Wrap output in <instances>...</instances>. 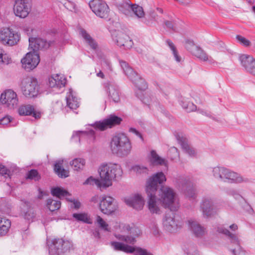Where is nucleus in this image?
Masks as SVG:
<instances>
[{
    "label": "nucleus",
    "instance_id": "obj_4",
    "mask_svg": "<svg viewBox=\"0 0 255 255\" xmlns=\"http://www.w3.org/2000/svg\"><path fill=\"white\" fill-rule=\"evenodd\" d=\"M131 148L130 141L125 134H117L111 140L110 149L114 154L119 156H126L130 153Z\"/></svg>",
    "mask_w": 255,
    "mask_h": 255
},
{
    "label": "nucleus",
    "instance_id": "obj_58",
    "mask_svg": "<svg viewBox=\"0 0 255 255\" xmlns=\"http://www.w3.org/2000/svg\"><path fill=\"white\" fill-rule=\"evenodd\" d=\"M198 112L203 116H206L211 119L213 118V115L212 113L209 111L203 109H200L198 110Z\"/></svg>",
    "mask_w": 255,
    "mask_h": 255
},
{
    "label": "nucleus",
    "instance_id": "obj_32",
    "mask_svg": "<svg viewBox=\"0 0 255 255\" xmlns=\"http://www.w3.org/2000/svg\"><path fill=\"white\" fill-rule=\"evenodd\" d=\"M25 208H23L22 215L24 218L29 221H33L36 217V211L31 206L25 204Z\"/></svg>",
    "mask_w": 255,
    "mask_h": 255
},
{
    "label": "nucleus",
    "instance_id": "obj_62",
    "mask_svg": "<svg viewBox=\"0 0 255 255\" xmlns=\"http://www.w3.org/2000/svg\"><path fill=\"white\" fill-rule=\"evenodd\" d=\"M64 6L66 8H67L68 9H69L71 11H72L75 9V5L73 2H67L65 3Z\"/></svg>",
    "mask_w": 255,
    "mask_h": 255
},
{
    "label": "nucleus",
    "instance_id": "obj_51",
    "mask_svg": "<svg viewBox=\"0 0 255 255\" xmlns=\"http://www.w3.org/2000/svg\"><path fill=\"white\" fill-rule=\"evenodd\" d=\"M132 170L137 174H141L147 173L148 169L142 165H135L132 167Z\"/></svg>",
    "mask_w": 255,
    "mask_h": 255
},
{
    "label": "nucleus",
    "instance_id": "obj_35",
    "mask_svg": "<svg viewBox=\"0 0 255 255\" xmlns=\"http://www.w3.org/2000/svg\"><path fill=\"white\" fill-rule=\"evenodd\" d=\"M112 247L116 251H122L127 253H131L132 247L118 242H112L111 243Z\"/></svg>",
    "mask_w": 255,
    "mask_h": 255
},
{
    "label": "nucleus",
    "instance_id": "obj_10",
    "mask_svg": "<svg viewBox=\"0 0 255 255\" xmlns=\"http://www.w3.org/2000/svg\"><path fill=\"white\" fill-rule=\"evenodd\" d=\"M89 4L92 11L97 16L104 19L108 17L110 9L105 1L102 0H92Z\"/></svg>",
    "mask_w": 255,
    "mask_h": 255
},
{
    "label": "nucleus",
    "instance_id": "obj_29",
    "mask_svg": "<svg viewBox=\"0 0 255 255\" xmlns=\"http://www.w3.org/2000/svg\"><path fill=\"white\" fill-rule=\"evenodd\" d=\"M188 224L190 230L196 237H202L205 234L206 229L201 226L197 222L189 220Z\"/></svg>",
    "mask_w": 255,
    "mask_h": 255
},
{
    "label": "nucleus",
    "instance_id": "obj_36",
    "mask_svg": "<svg viewBox=\"0 0 255 255\" xmlns=\"http://www.w3.org/2000/svg\"><path fill=\"white\" fill-rule=\"evenodd\" d=\"M133 4L129 0H124L119 5V9L126 15H130L131 14V10Z\"/></svg>",
    "mask_w": 255,
    "mask_h": 255
},
{
    "label": "nucleus",
    "instance_id": "obj_34",
    "mask_svg": "<svg viewBox=\"0 0 255 255\" xmlns=\"http://www.w3.org/2000/svg\"><path fill=\"white\" fill-rule=\"evenodd\" d=\"M79 33L92 49H96L97 47L96 42L86 30L82 28H80L79 29Z\"/></svg>",
    "mask_w": 255,
    "mask_h": 255
},
{
    "label": "nucleus",
    "instance_id": "obj_63",
    "mask_svg": "<svg viewBox=\"0 0 255 255\" xmlns=\"http://www.w3.org/2000/svg\"><path fill=\"white\" fill-rule=\"evenodd\" d=\"M129 131L134 133L135 135H136L137 136H138L142 140H143V138L142 137L141 134L138 131H137L135 128H130Z\"/></svg>",
    "mask_w": 255,
    "mask_h": 255
},
{
    "label": "nucleus",
    "instance_id": "obj_33",
    "mask_svg": "<svg viewBox=\"0 0 255 255\" xmlns=\"http://www.w3.org/2000/svg\"><path fill=\"white\" fill-rule=\"evenodd\" d=\"M149 161L152 164L155 165H160L166 166L167 163V160L159 156L154 150L150 151Z\"/></svg>",
    "mask_w": 255,
    "mask_h": 255
},
{
    "label": "nucleus",
    "instance_id": "obj_27",
    "mask_svg": "<svg viewBox=\"0 0 255 255\" xmlns=\"http://www.w3.org/2000/svg\"><path fill=\"white\" fill-rule=\"evenodd\" d=\"M18 111L21 116H28L32 114L33 117L36 119H39L41 116L40 113L35 112L33 106L30 105H21L18 108Z\"/></svg>",
    "mask_w": 255,
    "mask_h": 255
},
{
    "label": "nucleus",
    "instance_id": "obj_38",
    "mask_svg": "<svg viewBox=\"0 0 255 255\" xmlns=\"http://www.w3.org/2000/svg\"><path fill=\"white\" fill-rule=\"evenodd\" d=\"M85 164V160L82 158H76L70 162V164L73 169L76 171L83 170Z\"/></svg>",
    "mask_w": 255,
    "mask_h": 255
},
{
    "label": "nucleus",
    "instance_id": "obj_16",
    "mask_svg": "<svg viewBox=\"0 0 255 255\" xmlns=\"http://www.w3.org/2000/svg\"><path fill=\"white\" fill-rule=\"evenodd\" d=\"M117 205L114 198L111 196L103 195L100 203V209L102 213L110 214L116 210Z\"/></svg>",
    "mask_w": 255,
    "mask_h": 255
},
{
    "label": "nucleus",
    "instance_id": "obj_46",
    "mask_svg": "<svg viewBox=\"0 0 255 255\" xmlns=\"http://www.w3.org/2000/svg\"><path fill=\"white\" fill-rule=\"evenodd\" d=\"M167 43L172 51L175 60L178 62H180L181 61V57L178 54V52L173 43L169 40L167 41Z\"/></svg>",
    "mask_w": 255,
    "mask_h": 255
},
{
    "label": "nucleus",
    "instance_id": "obj_9",
    "mask_svg": "<svg viewBox=\"0 0 255 255\" xmlns=\"http://www.w3.org/2000/svg\"><path fill=\"white\" fill-rule=\"evenodd\" d=\"M72 247V243L68 240L62 239H54L49 247V253L51 255H60L70 250Z\"/></svg>",
    "mask_w": 255,
    "mask_h": 255
},
{
    "label": "nucleus",
    "instance_id": "obj_56",
    "mask_svg": "<svg viewBox=\"0 0 255 255\" xmlns=\"http://www.w3.org/2000/svg\"><path fill=\"white\" fill-rule=\"evenodd\" d=\"M180 183L181 186L183 188L184 187H189L192 185L190 180L189 179L182 178L180 179Z\"/></svg>",
    "mask_w": 255,
    "mask_h": 255
},
{
    "label": "nucleus",
    "instance_id": "obj_3",
    "mask_svg": "<svg viewBox=\"0 0 255 255\" xmlns=\"http://www.w3.org/2000/svg\"><path fill=\"white\" fill-rule=\"evenodd\" d=\"M115 237L119 240L127 244H134L135 237L141 234L139 228L133 224L129 225L120 223L116 228Z\"/></svg>",
    "mask_w": 255,
    "mask_h": 255
},
{
    "label": "nucleus",
    "instance_id": "obj_40",
    "mask_svg": "<svg viewBox=\"0 0 255 255\" xmlns=\"http://www.w3.org/2000/svg\"><path fill=\"white\" fill-rule=\"evenodd\" d=\"M95 224H96L100 229L105 231H111V229L109 227L108 224L100 216H96Z\"/></svg>",
    "mask_w": 255,
    "mask_h": 255
},
{
    "label": "nucleus",
    "instance_id": "obj_13",
    "mask_svg": "<svg viewBox=\"0 0 255 255\" xmlns=\"http://www.w3.org/2000/svg\"><path fill=\"white\" fill-rule=\"evenodd\" d=\"M167 213L163 218L162 224L164 229L169 233H175L180 228L179 223L173 212Z\"/></svg>",
    "mask_w": 255,
    "mask_h": 255
},
{
    "label": "nucleus",
    "instance_id": "obj_31",
    "mask_svg": "<svg viewBox=\"0 0 255 255\" xmlns=\"http://www.w3.org/2000/svg\"><path fill=\"white\" fill-rule=\"evenodd\" d=\"M64 160L59 159L57 160L54 164V170L55 173L61 178H66L69 176V172L65 170L62 167Z\"/></svg>",
    "mask_w": 255,
    "mask_h": 255
},
{
    "label": "nucleus",
    "instance_id": "obj_55",
    "mask_svg": "<svg viewBox=\"0 0 255 255\" xmlns=\"http://www.w3.org/2000/svg\"><path fill=\"white\" fill-rule=\"evenodd\" d=\"M228 194L232 196L236 200H239L242 198V196L235 189H231L229 190Z\"/></svg>",
    "mask_w": 255,
    "mask_h": 255
},
{
    "label": "nucleus",
    "instance_id": "obj_48",
    "mask_svg": "<svg viewBox=\"0 0 255 255\" xmlns=\"http://www.w3.org/2000/svg\"><path fill=\"white\" fill-rule=\"evenodd\" d=\"M168 155L172 160L177 161L178 159L179 154L177 149L175 147H171L168 151Z\"/></svg>",
    "mask_w": 255,
    "mask_h": 255
},
{
    "label": "nucleus",
    "instance_id": "obj_61",
    "mask_svg": "<svg viewBox=\"0 0 255 255\" xmlns=\"http://www.w3.org/2000/svg\"><path fill=\"white\" fill-rule=\"evenodd\" d=\"M68 200L70 201L72 203L71 204V207L74 208L75 209H79L81 206V203L78 200H70V199H68Z\"/></svg>",
    "mask_w": 255,
    "mask_h": 255
},
{
    "label": "nucleus",
    "instance_id": "obj_24",
    "mask_svg": "<svg viewBox=\"0 0 255 255\" xmlns=\"http://www.w3.org/2000/svg\"><path fill=\"white\" fill-rule=\"evenodd\" d=\"M125 202L128 205L133 207L137 210H141L144 206L143 198L139 194L135 195L129 198L126 199Z\"/></svg>",
    "mask_w": 255,
    "mask_h": 255
},
{
    "label": "nucleus",
    "instance_id": "obj_22",
    "mask_svg": "<svg viewBox=\"0 0 255 255\" xmlns=\"http://www.w3.org/2000/svg\"><path fill=\"white\" fill-rule=\"evenodd\" d=\"M13 11L16 16L25 18L28 14L30 8L25 1H17L15 2Z\"/></svg>",
    "mask_w": 255,
    "mask_h": 255
},
{
    "label": "nucleus",
    "instance_id": "obj_39",
    "mask_svg": "<svg viewBox=\"0 0 255 255\" xmlns=\"http://www.w3.org/2000/svg\"><path fill=\"white\" fill-rule=\"evenodd\" d=\"M51 193L52 195L56 196L60 199L66 197L67 200L68 199L67 197L70 195L69 193L67 190L60 187L53 188L51 190Z\"/></svg>",
    "mask_w": 255,
    "mask_h": 255
},
{
    "label": "nucleus",
    "instance_id": "obj_41",
    "mask_svg": "<svg viewBox=\"0 0 255 255\" xmlns=\"http://www.w3.org/2000/svg\"><path fill=\"white\" fill-rule=\"evenodd\" d=\"M73 217L77 221H82L89 224L92 223L90 216L86 213H74L73 214Z\"/></svg>",
    "mask_w": 255,
    "mask_h": 255
},
{
    "label": "nucleus",
    "instance_id": "obj_47",
    "mask_svg": "<svg viewBox=\"0 0 255 255\" xmlns=\"http://www.w3.org/2000/svg\"><path fill=\"white\" fill-rule=\"evenodd\" d=\"M132 249L131 253H133L134 255H153L146 250L140 248L132 247Z\"/></svg>",
    "mask_w": 255,
    "mask_h": 255
},
{
    "label": "nucleus",
    "instance_id": "obj_14",
    "mask_svg": "<svg viewBox=\"0 0 255 255\" xmlns=\"http://www.w3.org/2000/svg\"><path fill=\"white\" fill-rule=\"evenodd\" d=\"M249 181V180L248 178H245L239 173L227 168H225L221 179V182L228 183L239 184L248 182Z\"/></svg>",
    "mask_w": 255,
    "mask_h": 255
},
{
    "label": "nucleus",
    "instance_id": "obj_1",
    "mask_svg": "<svg viewBox=\"0 0 255 255\" xmlns=\"http://www.w3.org/2000/svg\"><path fill=\"white\" fill-rule=\"evenodd\" d=\"M166 180L164 173L160 172L153 175L146 182L145 190L147 195V207L152 214L159 215L162 213V204L155 194L158 185Z\"/></svg>",
    "mask_w": 255,
    "mask_h": 255
},
{
    "label": "nucleus",
    "instance_id": "obj_26",
    "mask_svg": "<svg viewBox=\"0 0 255 255\" xmlns=\"http://www.w3.org/2000/svg\"><path fill=\"white\" fill-rule=\"evenodd\" d=\"M200 61L208 62L210 64H216V62L201 47L197 46L192 54Z\"/></svg>",
    "mask_w": 255,
    "mask_h": 255
},
{
    "label": "nucleus",
    "instance_id": "obj_6",
    "mask_svg": "<svg viewBox=\"0 0 255 255\" xmlns=\"http://www.w3.org/2000/svg\"><path fill=\"white\" fill-rule=\"evenodd\" d=\"M120 64L125 74L128 77L138 90L144 91L147 88L146 83L144 80L138 75L128 63L126 61L120 60Z\"/></svg>",
    "mask_w": 255,
    "mask_h": 255
},
{
    "label": "nucleus",
    "instance_id": "obj_20",
    "mask_svg": "<svg viewBox=\"0 0 255 255\" xmlns=\"http://www.w3.org/2000/svg\"><path fill=\"white\" fill-rule=\"evenodd\" d=\"M218 231L219 233H223L226 235L230 240L232 243L236 245L235 249H231V251L234 255H240L241 248L240 246V240L239 239L237 235L230 232L228 230L224 228L223 227H219L218 229Z\"/></svg>",
    "mask_w": 255,
    "mask_h": 255
},
{
    "label": "nucleus",
    "instance_id": "obj_44",
    "mask_svg": "<svg viewBox=\"0 0 255 255\" xmlns=\"http://www.w3.org/2000/svg\"><path fill=\"white\" fill-rule=\"evenodd\" d=\"M181 105L187 112L195 111L196 110V106L192 102H188L185 99L181 101Z\"/></svg>",
    "mask_w": 255,
    "mask_h": 255
},
{
    "label": "nucleus",
    "instance_id": "obj_5",
    "mask_svg": "<svg viewBox=\"0 0 255 255\" xmlns=\"http://www.w3.org/2000/svg\"><path fill=\"white\" fill-rule=\"evenodd\" d=\"M158 196L162 205L168 208L170 211H175L179 208L176 194L171 188L167 186H162L159 191Z\"/></svg>",
    "mask_w": 255,
    "mask_h": 255
},
{
    "label": "nucleus",
    "instance_id": "obj_17",
    "mask_svg": "<svg viewBox=\"0 0 255 255\" xmlns=\"http://www.w3.org/2000/svg\"><path fill=\"white\" fill-rule=\"evenodd\" d=\"M105 89L110 101L115 103H119L121 100V94L119 87L114 83L108 82L105 83Z\"/></svg>",
    "mask_w": 255,
    "mask_h": 255
},
{
    "label": "nucleus",
    "instance_id": "obj_42",
    "mask_svg": "<svg viewBox=\"0 0 255 255\" xmlns=\"http://www.w3.org/2000/svg\"><path fill=\"white\" fill-rule=\"evenodd\" d=\"M47 207L50 211L53 212L60 208L61 202L59 201L48 199L47 200Z\"/></svg>",
    "mask_w": 255,
    "mask_h": 255
},
{
    "label": "nucleus",
    "instance_id": "obj_52",
    "mask_svg": "<svg viewBox=\"0 0 255 255\" xmlns=\"http://www.w3.org/2000/svg\"><path fill=\"white\" fill-rule=\"evenodd\" d=\"M0 174L3 176L4 178H10L11 172L4 166L0 165Z\"/></svg>",
    "mask_w": 255,
    "mask_h": 255
},
{
    "label": "nucleus",
    "instance_id": "obj_59",
    "mask_svg": "<svg viewBox=\"0 0 255 255\" xmlns=\"http://www.w3.org/2000/svg\"><path fill=\"white\" fill-rule=\"evenodd\" d=\"M11 121V117L9 116H6L0 120V125H7Z\"/></svg>",
    "mask_w": 255,
    "mask_h": 255
},
{
    "label": "nucleus",
    "instance_id": "obj_28",
    "mask_svg": "<svg viewBox=\"0 0 255 255\" xmlns=\"http://www.w3.org/2000/svg\"><path fill=\"white\" fill-rule=\"evenodd\" d=\"M176 139L183 149L189 155L194 156L196 154V150L188 143L187 139L178 134L176 135Z\"/></svg>",
    "mask_w": 255,
    "mask_h": 255
},
{
    "label": "nucleus",
    "instance_id": "obj_25",
    "mask_svg": "<svg viewBox=\"0 0 255 255\" xmlns=\"http://www.w3.org/2000/svg\"><path fill=\"white\" fill-rule=\"evenodd\" d=\"M66 83V78L61 74L54 75L49 79V85L51 88L60 89L65 87Z\"/></svg>",
    "mask_w": 255,
    "mask_h": 255
},
{
    "label": "nucleus",
    "instance_id": "obj_45",
    "mask_svg": "<svg viewBox=\"0 0 255 255\" xmlns=\"http://www.w3.org/2000/svg\"><path fill=\"white\" fill-rule=\"evenodd\" d=\"M131 12L139 18L143 17L145 14L143 8L136 4H133Z\"/></svg>",
    "mask_w": 255,
    "mask_h": 255
},
{
    "label": "nucleus",
    "instance_id": "obj_18",
    "mask_svg": "<svg viewBox=\"0 0 255 255\" xmlns=\"http://www.w3.org/2000/svg\"><path fill=\"white\" fill-rule=\"evenodd\" d=\"M113 40L119 46H124L127 48L131 47L132 42L129 36L121 31H115L112 33Z\"/></svg>",
    "mask_w": 255,
    "mask_h": 255
},
{
    "label": "nucleus",
    "instance_id": "obj_54",
    "mask_svg": "<svg viewBox=\"0 0 255 255\" xmlns=\"http://www.w3.org/2000/svg\"><path fill=\"white\" fill-rule=\"evenodd\" d=\"M197 46L192 41L188 40L186 41L185 47L191 54Z\"/></svg>",
    "mask_w": 255,
    "mask_h": 255
},
{
    "label": "nucleus",
    "instance_id": "obj_21",
    "mask_svg": "<svg viewBox=\"0 0 255 255\" xmlns=\"http://www.w3.org/2000/svg\"><path fill=\"white\" fill-rule=\"evenodd\" d=\"M239 60L248 72L255 76V59L253 56L242 54L239 56Z\"/></svg>",
    "mask_w": 255,
    "mask_h": 255
},
{
    "label": "nucleus",
    "instance_id": "obj_2",
    "mask_svg": "<svg viewBox=\"0 0 255 255\" xmlns=\"http://www.w3.org/2000/svg\"><path fill=\"white\" fill-rule=\"evenodd\" d=\"M99 172L100 180L90 177L84 182V184L96 185L99 188L110 187L113 181L122 176L123 170L119 164L109 163L101 165Z\"/></svg>",
    "mask_w": 255,
    "mask_h": 255
},
{
    "label": "nucleus",
    "instance_id": "obj_8",
    "mask_svg": "<svg viewBox=\"0 0 255 255\" xmlns=\"http://www.w3.org/2000/svg\"><path fill=\"white\" fill-rule=\"evenodd\" d=\"M200 211L205 218H211L218 214L220 206L215 203L214 200L209 197L203 198L200 203Z\"/></svg>",
    "mask_w": 255,
    "mask_h": 255
},
{
    "label": "nucleus",
    "instance_id": "obj_15",
    "mask_svg": "<svg viewBox=\"0 0 255 255\" xmlns=\"http://www.w3.org/2000/svg\"><path fill=\"white\" fill-rule=\"evenodd\" d=\"M39 61V54L33 51L28 52L21 60L23 68L27 71H30L36 68Z\"/></svg>",
    "mask_w": 255,
    "mask_h": 255
},
{
    "label": "nucleus",
    "instance_id": "obj_49",
    "mask_svg": "<svg viewBox=\"0 0 255 255\" xmlns=\"http://www.w3.org/2000/svg\"><path fill=\"white\" fill-rule=\"evenodd\" d=\"M3 50L0 48V63L8 64L11 62V59L7 55L3 54Z\"/></svg>",
    "mask_w": 255,
    "mask_h": 255
},
{
    "label": "nucleus",
    "instance_id": "obj_12",
    "mask_svg": "<svg viewBox=\"0 0 255 255\" xmlns=\"http://www.w3.org/2000/svg\"><path fill=\"white\" fill-rule=\"evenodd\" d=\"M0 101L2 105L10 109L16 108L18 103L17 94L11 89L6 90L1 94Z\"/></svg>",
    "mask_w": 255,
    "mask_h": 255
},
{
    "label": "nucleus",
    "instance_id": "obj_30",
    "mask_svg": "<svg viewBox=\"0 0 255 255\" xmlns=\"http://www.w3.org/2000/svg\"><path fill=\"white\" fill-rule=\"evenodd\" d=\"M67 106L71 110H75L79 107L80 102L75 93L71 90L66 96Z\"/></svg>",
    "mask_w": 255,
    "mask_h": 255
},
{
    "label": "nucleus",
    "instance_id": "obj_19",
    "mask_svg": "<svg viewBox=\"0 0 255 255\" xmlns=\"http://www.w3.org/2000/svg\"><path fill=\"white\" fill-rule=\"evenodd\" d=\"M121 121L122 119L116 116H111L102 121L95 123V126L96 128L100 130H104L120 124Z\"/></svg>",
    "mask_w": 255,
    "mask_h": 255
},
{
    "label": "nucleus",
    "instance_id": "obj_11",
    "mask_svg": "<svg viewBox=\"0 0 255 255\" xmlns=\"http://www.w3.org/2000/svg\"><path fill=\"white\" fill-rule=\"evenodd\" d=\"M19 36L9 28H3L0 30V42L3 45L13 46L18 42Z\"/></svg>",
    "mask_w": 255,
    "mask_h": 255
},
{
    "label": "nucleus",
    "instance_id": "obj_23",
    "mask_svg": "<svg viewBox=\"0 0 255 255\" xmlns=\"http://www.w3.org/2000/svg\"><path fill=\"white\" fill-rule=\"evenodd\" d=\"M29 48L33 52H37V51L43 48H46L49 46L47 42L40 38H29Z\"/></svg>",
    "mask_w": 255,
    "mask_h": 255
},
{
    "label": "nucleus",
    "instance_id": "obj_53",
    "mask_svg": "<svg viewBox=\"0 0 255 255\" xmlns=\"http://www.w3.org/2000/svg\"><path fill=\"white\" fill-rule=\"evenodd\" d=\"M236 39L241 44L247 47L251 45V42L248 39L241 35H237Z\"/></svg>",
    "mask_w": 255,
    "mask_h": 255
},
{
    "label": "nucleus",
    "instance_id": "obj_50",
    "mask_svg": "<svg viewBox=\"0 0 255 255\" xmlns=\"http://www.w3.org/2000/svg\"><path fill=\"white\" fill-rule=\"evenodd\" d=\"M27 178L36 181L39 180L40 176L36 170L32 169L28 172L27 174Z\"/></svg>",
    "mask_w": 255,
    "mask_h": 255
},
{
    "label": "nucleus",
    "instance_id": "obj_7",
    "mask_svg": "<svg viewBox=\"0 0 255 255\" xmlns=\"http://www.w3.org/2000/svg\"><path fill=\"white\" fill-rule=\"evenodd\" d=\"M20 87L23 94L27 98H33L38 94L37 81L33 77H24L21 80Z\"/></svg>",
    "mask_w": 255,
    "mask_h": 255
},
{
    "label": "nucleus",
    "instance_id": "obj_43",
    "mask_svg": "<svg viewBox=\"0 0 255 255\" xmlns=\"http://www.w3.org/2000/svg\"><path fill=\"white\" fill-rule=\"evenodd\" d=\"M225 168L222 166H216L212 169L213 176L218 181H221Z\"/></svg>",
    "mask_w": 255,
    "mask_h": 255
},
{
    "label": "nucleus",
    "instance_id": "obj_57",
    "mask_svg": "<svg viewBox=\"0 0 255 255\" xmlns=\"http://www.w3.org/2000/svg\"><path fill=\"white\" fill-rule=\"evenodd\" d=\"M186 196L190 198H194L195 197V192L193 188H190L185 191Z\"/></svg>",
    "mask_w": 255,
    "mask_h": 255
},
{
    "label": "nucleus",
    "instance_id": "obj_64",
    "mask_svg": "<svg viewBox=\"0 0 255 255\" xmlns=\"http://www.w3.org/2000/svg\"><path fill=\"white\" fill-rule=\"evenodd\" d=\"M86 133V132L83 131H77L74 132L72 137L74 138L75 136H79L80 134H85Z\"/></svg>",
    "mask_w": 255,
    "mask_h": 255
},
{
    "label": "nucleus",
    "instance_id": "obj_37",
    "mask_svg": "<svg viewBox=\"0 0 255 255\" xmlns=\"http://www.w3.org/2000/svg\"><path fill=\"white\" fill-rule=\"evenodd\" d=\"M11 226V222L5 218L0 217V236L5 235Z\"/></svg>",
    "mask_w": 255,
    "mask_h": 255
},
{
    "label": "nucleus",
    "instance_id": "obj_60",
    "mask_svg": "<svg viewBox=\"0 0 255 255\" xmlns=\"http://www.w3.org/2000/svg\"><path fill=\"white\" fill-rule=\"evenodd\" d=\"M165 25L166 28L174 31L175 30V23L174 22L172 21H165Z\"/></svg>",
    "mask_w": 255,
    "mask_h": 255
}]
</instances>
